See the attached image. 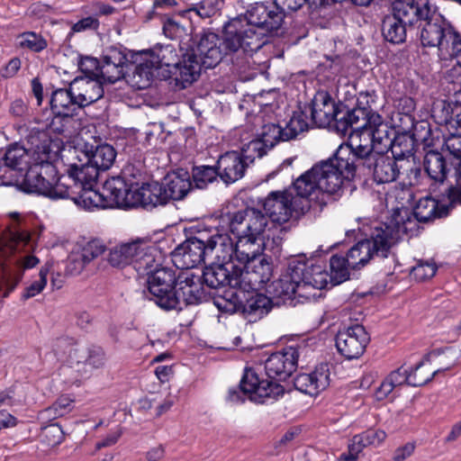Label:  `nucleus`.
Masks as SVG:
<instances>
[{"label": "nucleus", "instance_id": "nucleus-1", "mask_svg": "<svg viewBox=\"0 0 461 461\" xmlns=\"http://www.w3.org/2000/svg\"><path fill=\"white\" fill-rule=\"evenodd\" d=\"M247 31L240 20H230L224 25L223 35L211 32L202 33L189 51L203 65L211 68L218 65L223 58L230 62L240 72L250 67V59L256 49L261 44L256 35H246Z\"/></svg>", "mask_w": 461, "mask_h": 461}, {"label": "nucleus", "instance_id": "nucleus-2", "mask_svg": "<svg viewBox=\"0 0 461 461\" xmlns=\"http://www.w3.org/2000/svg\"><path fill=\"white\" fill-rule=\"evenodd\" d=\"M60 152L59 143L44 135L38 142H32L30 167L19 187L26 193H35L51 199H65L69 194L71 167L66 176H58L56 162Z\"/></svg>", "mask_w": 461, "mask_h": 461}, {"label": "nucleus", "instance_id": "nucleus-3", "mask_svg": "<svg viewBox=\"0 0 461 461\" xmlns=\"http://www.w3.org/2000/svg\"><path fill=\"white\" fill-rule=\"evenodd\" d=\"M148 289L155 303L167 311L197 304L203 295L201 276L192 270L182 271L176 277L172 269L158 268L149 277Z\"/></svg>", "mask_w": 461, "mask_h": 461}, {"label": "nucleus", "instance_id": "nucleus-4", "mask_svg": "<svg viewBox=\"0 0 461 461\" xmlns=\"http://www.w3.org/2000/svg\"><path fill=\"white\" fill-rule=\"evenodd\" d=\"M346 181L345 174L330 158L315 164L298 176L289 189L297 203H306L310 210L321 211L330 194H339Z\"/></svg>", "mask_w": 461, "mask_h": 461}, {"label": "nucleus", "instance_id": "nucleus-5", "mask_svg": "<svg viewBox=\"0 0 461 461\" xmlns=\"http://www.w3.org/2000/svg\"><path fill=\"white\" fill-rule=\"evenodd\" d=\"M415 227L407 211L394 212L388 222L374 227L368 239L351 247L347 253L348 264L352 269H359L375 256L386 258L391 247Z\"/></svg>", "mask_w": 461, "mask_h": 461}, {"label": "nucleus", "instance_id": "nucleus-6", "mask_svg": "<svg viewBox=\"0 0 461 461\" xmlns=\"http://www.w3.org/2000/svg\"><path fill=\"white\" fill-rule=\"evenodd\" d=\"M224 218L229 230L237 239V255L241 260L262 253L270 230L269 220L263 212L247 207L228 212Z\"/></svg>", "mask_w": 461, "mask_h": 461}, {"label": "nucleus", "instance_id": "nucleus-7", "mask_svg": "<svg viewBox=\"0 0 461 461\" xmlns=\"http://www.w3.org/2000/svg\"><path fill=\"white\" fill-rule=\"evenodd\" d=\"M285 19V12L276 2H258L251 5L242 16L233 20H240L246 35L254 34L261 44L256 51L268 42V37L278 35Z\"/></svg>", "mask_w": 461, "mask_h": 461}, {"label": "nucleus", "instance_id": "nucleus-8", "mask_svg": "<svg viewBox=\"0 0 461 461\" xmlns=\"http://www.w3.org/2000/svg\"><path fill=\"white\" fill-rule=\"evenodd\" d=\"M370 132L365 123L357 127L350 132L348 142L341 144L331 158L349 181L361 170L366 158L377 153L373 150L375 145Z\"/></svg>", "mask_w": 461, "mask_h": 461}, {"label": "nucleus", "instance_id": "nucleus-9", "mask_svg": "<svg viewBox=\"0 0 461 461\" xmlns=\"http://www.w3.org/2000/svg\"><path fill=\"white\" fill-rule=\"evenodd\" d=\"M156 252L155 247L142 240H137L114 247L109 253L108 261L116 267L132 264L140 275L148 276L149 278L158 269Z\"/></svg>", "mask_w": 461, "mask_h": 461}, {"label": "nucleus", "instance_id": "nucleus-10", "mask_svg": "<svg viewBox=\"0 0 461 461\" xmlns=\"http://www.w3.org/2000/svg\"><path fill=\"white\" fill-rule=\"evenodd\" d=\"M71 178L73 180L69 186V194L65 198L72 199L75 203L86 210L111 206L104 194L95 189L97 177L94 167L71 166Z\"/></svg>", "mask_w": 461, "mask_h": 461}, {"label": "nucleus", "instance_id": "nucleus-11", "mask_svg": "<svg viewBox=\"0 0 461 461\" xmlns=\"http://www.w3.org/2000/svg\"><path fill=\"white\" fill-rule=\"evenodd\" d=\"M262 205L267 219L278 224L298 219L308 212V205L297 203L291 190L270 192Z\"/></svg>", "mask_w": 461, "mask_h": 461}, {"label": "nucleus", "instance_id": "nucleus-12", "mask_svg": "<svg viewBox=\"0 0 461 461\" xmlns=\"http://www.w3.org/2000/svg\"><path fill=\"white\" fill-rule=\"evenodd\" d=\"M284 393V387L278 383L269 380H259L252 370H247L240 381V391L230 389L228 399L231 402H243V395L249 400L263 403L267 399H276Z\"/></svg>", "mask_w": 461, "mask_h": 461}, {"label": "nucleus", "instance_id": "nucleus-13", "mask_svg": "<svg viewBox=\"0 0 461 461\" xmlns=\"http://www.w3.org/2000/svg\"><path fill=\"white\" fill-rule=\"evenodd\" d=\"M242 267L237 266L238 279H234V286L238 287L240 293H249L261 289L272 276V267L270 263L263 257L261 253L254 256L248 260H240Z\"/></svg>", "mask_w": 461, "mask_h": 461}, {"label": "nucleus", "instance_id": "nucleus-14", "mask_svg": "<svg viewBox=\"0 0 461 461\" xmlns=\"http://www.w3.org/2000/svg\"><path fill=\"white\" fill-rule=\"evenodd\" d=\"M32 147L25 149L17 144L0 150V185L19 186L24 168L30 167Z\"/></svg>", "mask_w": 461, "mask_h": 461}, {"label": "nucleus", "instance_id": "nucleus-15", "mask_svg": "<svg viewBox=\"0 0 461 461\" xmlns=\"http://www.w3.org/2000/svg\"><path fill=\"white\" fill-rule=\"evenodd\" d=\"M259 147V142H249L241 152L229 151L221 155L217 161L219 177L225 184L234 183L243 177L246 168L257 158L252 151Z\"/></svg>", "mask_w": 461, "mask_h": 461}, {"label": "nucleus", "instance_id": "nucleus-16", "mask_svg": "<svg viewBox=\"0 0 461 461\" xmlns=\"http://www.w3.org/2000/svg\"><path fill=\"white\" fill-rule=\"evenodd\" d=\"M304 269L303 264H294L291 261L287 272L271 284L268 292L283 302L296 298L315 299L317 295L315 293L303 291L300 287L302 283H300L299 276L303 275Z\"/></svg>", "mask_w": 461, "mask_h": 461}, {"label": "nucleus", "instance_id": "nucleus-17", "mask_svg": "<svg viewBox=\"0 0 461 461\" xmlns=\"http://www.w3.org/2000/svg\"><path fill=\"white\" fill-rule=\"evenodd\" d=\"M420 22L421 44L425 47H437L438 54L441 50H446L447 40L453 37V28L437 12L436 7L433 6L428 13V17H424Z\"/></svg>", "mask_w": 461, "mask_h": 461}, {"label": "nucleus", "instance_id": "nucleus-18", "mask_svg": "<svg viewBox=\"0 0 461 461\" xmlns=\"http://www.w3.org/2000/svg\"><path fill=\"white\" fill-rule=\"evenodd\" d=\"M167 54H172L170 46L146 53L132 72L131 85L138 89H145L149 86L156 71L163 66L169 67L171 65Z\"/></svg>", "mask_w": 461, "mask_h": 461}, {"label": "nucleus", "instance_id": "nucleus-19", "mask_svg": "<svg viewBox=\"0 0 461 461\" xmlns=\"http://www.w3.org/2000/svg\"><path fill=\"white\" fill-rule=\"evenodd\" d=\"M370 341L366 329L359 324L339 330L336 337V347L347 359H357L365 352Z\"/></svg>", "mask_w": 461, "mask_h": 461}, {"label": "nucleus", "instance_id": "nucleus-20", "mask_svg": "<svg viewBox=\"0 0 461 461\" xmlns=\"http://www.w3.org/2000/svg\"><path fill=\"white\" fill-rule=\"evenodd\" d=\"M303 349V347H287L270 355L265 363L267 376L271 379L285 380L296 369Z\"/></svg>", "mask_w": 461, "mask_h": 461}, {"label": "nucleus", "instance_id": "nucleus-21", "mask_svg": "<svg viewBox=\"0 0 461 461\" xmlns=\"http://www.w3.org/2000/svg\"><path fill=\"white\" fill-rule=\"evenodd\" d=\"M206 258L211 263L231 264L233 259L241 260L237 255V242L234 244L228 233L217 232L204 241Z\"/></svg>", "mask_w": 461, "mask_h": 461}, {"label": "nucleus", "instance_id": "nucleus-22", "mask_svg": "<svg viewBox=\"0 0 461 461\" xmlns=\"http://www.w3.org/2000/svg\"><path fill=\"white\" fill-rule=\"evenodd\" d=\"M366 159L357 173L363 175L372 173L374 180L378 184L393 182L400 174V167L393 158L378 152Z\"/></svg>", "mask_w": 461, "mask_h": 461}, {"label": "nucleus", "instance_id": "nucleus-23", "mask_svg": "<svg viewBox=\"0 0 461 461\" xmlns=\"http://www.w3.org/2000/svg\"><path fill=\"white\" fill-rule=\"evenodd\" d=\"M204 240L192 238L178 246L172 254V260L177 268L190 270L205 261Z\"/></svg>", "mask_w": 461, "mask_h": 461}, {"label": "nucleus", "instance_id": "nucleus-24", "mask_svg": "<svg viewBox=\"0 0 461 461\" xmlns=\"http://www.w3.org/2000/svg\"><path fill=\"white\" fill-rule=\"evenodd\" d=\"M341 111L339 110L335 101L325 91L315 94L311 105V115L313 123L321 128L330 126L338 121Z\"/></svg>", "mask_w": 461, "mask_h": 461}, {"label": "nucleus", "instance_id": "nucleus-25", "mask_svg": "<svg viewBox=\"0 0 461 461\" xmlns=\"http://www.w3.org/2000/svg\"><path fill=\"white\" fill-rule=\"evenodd\" d=\"M432 7L429 0H394L392 5V14L403 24L411 26L415 22L428 17V13Z\"/></svg>", "mask_w": 461, "mask_h": 461}, {"label": "nucleus", "instance_id": "nucleus-26", "mask_svg": "<svg viewBox=\"0 0 461 461\" xmlns=\"http://www.w3.org/2000/svg\"><path fill=\"white\" fill-rule=\"evenodd\" d=\"M330 375L329 365L321 364L312 373L296 375L294 387L306 394L318 395L329 386Z\"/></svg>", "mask_w": 461, "mask_h": 461}, {"label": "nucleus", "instance_id": "nucleus-27", "mask_svg": "<svg viewBox=\"0 0 461 461\" xmlns=\"http://www.w3.org/2000/svg\"><path fill=\"white\" fill-rule=\"evenodd\" d=\"M39 259L32 255L19 258L15 261V267H3L0 276V298L7 297L16 287L23 277V269L35 267Z\"/></svg>", "mask_w": 461, "mask_h": 461}, {"label": "nucleus", "instance_id": "nucleus-28", "mask_svg": "<svg viewBox=\"0 0 461 461\" xmlns=\"http://www.w3.org/2000/svg\"><path fill=\"white\" fill-rule=\"evenodd\" d=\"M127 66L128 59L124 51L118 48H110L103 56L99 67L100 77L114 83L123 77Z\"/></svg>", "mask_w": 461, "mask_h": 461}, {"label": "nucleus", "instance_id": "nucleus-29", "mask_svg": "<svg viewBox=\"0 0 461 461\" xmlns=\"http://www.w3.org/2000/svg\"><path fill=\"white\" fill-rule=\"evenodd\" d=\"M72 94L80 108L87 106L104 95L102 83L97 78L91 77H77L71 84Z\"/></svg>", "mask_w": 461, "mask_h": 461}, {"label": "nucleus", "instance_id": "nucleus-30", "mask_svg": "<svg viewBox=\"0 0 461 461\" xmlns=\"http://www.w3.org/2000/svg\"><path fill=\"white\" fill-rule=\"evenodd\" d=\"M30 233L26 230H7L0 239V258H7L11 255L21 252L28 253L31 251Z\"/></svg>", "mask_w": 461, "mask_h": 461}, {"label": "nucleus", "instance_id": "nucleus-31", "mask_svg": "<svg viewBox=\"0 0 461 461\" xmlns=\"http://www.w3.org/2000/svg\"><path fill=\"white\" fill-rule=\"evenodd\" d=\"M210 267H207L201 278L203 283L213 289L229 285L230 287L238 289L234 286V279H238L237 276V266L231 265V270L228 268L229 264L222 263H211Z\"/></svg>", "mask_w": 461, "mask_h": 461}, {"label": "nucleus", "instance_id": "nucleus-32", "mask_svg": "<svg viewBox=\"0 0 461 461\" xmlns=\"http://www.w3.org/2000/svg\"><path fill=\"white\" fill-rule=\"evenodd\" d=\"M294 264H303L304 270L303 275L299 276L301 289L310 293H315L317 290L325 288L328 285L329 274L325 267L320 264H310L302 260H293Z\"/></svg>", "mask_w": 461, "mask_h": 461}, {"label": "nucleus", "instance_id": "nucleus-33", "mask_svg": "<svg viewBox=\"0 0 461 461\" xmlns=\"http://www.w3.org/2000/svg\"><path fill=\"white\" fill-rule=\"evenodd\" d=\"M161 185L167 201L183 199L192 187L190 176L183 169L167 174Z\"/></svg>", "mask_w": 461, "mask_h": 461}, {"label": "nucleus", "instance_id": "nucleus-34", "mask_svg": "<svg viewBox=\"0 0 461 461\" xmlns=\"http://www.w3.org/2000/svg\"><path fill=\"white\" fill-rule=\"evenodd\" d=\"M133 185L126 188L123 180L121 177H113L105 181L103 186V194L110 207L113 206H131L132 203Z\"/></svg>", "mask_w": 461, "mask_h": 461}, {"label": "nucleus", "instance_id": "nucleus-35", "mask_svg": "<svg viewBox=\"0 0 461 461\" xmlns=\"http://www.w3.org/2000/svg\"><path fill=\"white\" fill-rule=\"evenodd\" d=\"M203 67L202 62L187 49L186 52L183 54L182 60L176 66V85L181 88L191 85L199 77Z\"/></svg>", "mask_w": 461, "mask_h": 461}, {"label": "nucleus", "instance_id": "nucleus-36", "mask_svg": "<svg viewBox=\"0 0 461 461\" xmlns=\"http://www.w3.org/2000/svg\"><path fill=\"white\" fill-rule=\"evenodd\" d=\"M167 203L161 184L157 182L134 186L132 192V203L131 206L140 204L142 206H157Z\"/></svg>", "mask_w": 461, "mask_h": 461}, {"label": "nucleus", "instance_id": "nucleus-37", "mask_svg": "<svg viewBox=\"0 0 461 461\" xmlns=\"http://www.w3.org/2000/svg\"><path fill=\"white\" fill-rule=\"evenodd\" d=\"M460 356L461 352L458 348H447L431 351L427 355L426 361L437 375L455 366Z\"/></svg>", "mask_w": 461, "mask_h": 461}, {"label": "nucleus", "instance_id": "nucleus-38", "mask_svg": "<svg viewBox=\"0 0 461 461\" xmlns=\"http://www.w3.org/2000/svg\"><path fill=\"white\" fill-rule=\"evenodd\" d=\"M74 96L71 86L68 89L54 91L50 102L53 113L59 117H72L80 108Z\"/></svg>", "mask_w": 461, "mask_h": 461}, {"label": "nucleus", "instance_id": "nucleus-39", "mask_svg": "<svg viewBox=\"0 0 461 461\" xmlns=\"http://www.w3.org/2000/svg\"><path fill=\"white\" fill-rule=\"evenodd\" d=\"M448 211V205L441 204L436 199L426 196L418 201L413 214L418 221L427 222L436 218L447 216Z\"/></svg>", "mask_w": 461, "mask_h": 461}, {"label": "nucleus", "instance_id": "nucleus-40", "mask_svg": "<svg viewBox=\"0 0 461 461\" xmlns=\"http://www.w3.org/2000/svg\"><path fill=\"white\" fill-rule=\"evenodd\" d=\"M424 167L428 176L434 181L432 185H442L450 171L445 158L436 151H429L426 154Z\"/></svg>", "mask_w": 461, "mask_h": 461}, {"label": "nucleus", "instance_id": "nucleus-41", "mask_svg": "<svg viewBox=\"0 0 461 461\" xmlns=\"http://www.w3.org/2000/svg\"><path fill=\"white\" fill-rule=\"evenodd\" d=\"M259 136L260 139L250 141L260 143L259 149L252 151L257 158H262L267 153V148L271 149L279 141H287L283 127L275 123L265 124Z\"/></svg>", "mask_w": 461, "mask_h": 461}, {"label": "nucleus", "instance_id": "nucleus-42", "mask_svg": "<svg viewBox=\"0 0 461 461\" xmlns=\"http://www.w3.org/2000/svg\"><path fill=\"white\" fill-rule=\"evenodd\" d=\"M272 309V301L262 294H254L245 299L242 312L249 321H256L267 314Z\"/></svg>", "mask_w": 461, "mask_h": 461}, {"label": "nucleus", "instance_id": "nucleus-43", "mask_svg": "<svg viewBox=\"0 0 461 461\" xmlns=\"http://www.w3.org/2000/svg\"><path fill=\"white\" fill-rule=\"evenodd\" d=\"M115 158L116 151L111 145H100L92 153L88 162L80 167H94L96 172V177L98 178L99 171L109 169L113 166Z\"/></svg>", "mask_w": 461, "mask_h": 461}, {"label": "nucleus", "instance_id": "nucleus-44", "mask_svg": "<svg viewBox=\"0 0 461 461\" xmlns=\"http://www.w3.org/2000/svg\"><path fill=\"white\" fill-rule=\"evenodd\" d=\"M461 113V107L455 102V95L450 101H440L437 103L433 108V116L439 123L455 127L460 126L461 122H457V116Z\"/></svg>", "mask_w": 461, "mask_h": 461}, {"label": "nucleus", "instance_id": "nucleus-45", "mask_svg": "<svg viewBox=\"0 0 461 461\" xmlns=\"http://www.w3.org/2000/svg\"><path fill=\"white\" fill-rule=\"evenodd\" d=\"M407 26L393 14L388 15L383 21V35L386 41L392 43H402L406 38Z\"/></svg>", "mask_w": 461, "mask_h": 461}, {"label": "nucleus", "instance_id": "nucleus-46", "mask_svg": "<svg viewBox=\"0 0 461 461\" xmlns=\"http://www.w3.org/2000/svg\"><path fill=\"white\" fill-rule=\"evenodd\" d=\"M368 129L375 145L384 144V147L391 144V138L389 127L383 122L382 117L375 113H373L365 122Z\"/></svg>", "mask_w": 461, "mask_h": 461}, {"label": "nucleus", "instance_id": "nucleus-47", "mask_svg": "<svg viewBox=\"0 0 461 461\" xmlns=\"http://www.w3.org/2000/svg\"><path fill=\"white\" fill-rule=\"evenodd\" d=\"M16 46L19 49L32 52H41L48 46L47 40L34 32H25L16 37Z\"/></svg>", "mask_w": 461, "mask_h": 461}, {"label": "nucleus", "instance_id": "nucleus-48", "mask_svg": "<svg viewBox=\"0 0 461 461\" xmlns=\"http://www.w3.org/2000/svg\"><path fill=\"white\" fill-rule=\"evenodd\" d=\"M372 113H373L364 111L357 106L346 113L341 112V114L338 118L336 127L346 132L348 127L352 128L354 125L359 123L361 120L366 122Z\"/></svg>", "mask_w": 461, "mask_h": 461}, {"label": "nucleus", "instance_id": "nucleus-49", "mask_svg": "<svg viewBox=\"0 0 461 461\" xmlns=\"http://www.w3.org/2000/svg\"><path fill=\"white\" fill-rule=\"evenodd\" d=\"M330 279L335 284H340L346 281L349 276V269H352L348 261V255L342 256H332L330 260Z\"/></svg>", "mask_w": 461, "mask_h": 461}, {"label": "nucleus", "instance_id": "nucleus-50", "mask_svg": "<svg viewBox=\"0 0 461 461\" xmlns=\"http://www.w3.org/2000/svg\"><path fill=\"white\" fill-rule=\"evenodd\" d=\"M194 183L197 188L203 189L219 176L217 167L211 166L194 167L192 171Z\"/></svg>", "mask_w": 461, "mask_h": 461}, {"label": "nucleus", "instance_id": "nucleus-51", "mask_svg": "<svg viewBox=\"0 0 461 461\" xmlns=\"http://www.w3.org/2000/svg\"><path fill=\"white\" fill-rule=\"evenodd\" d=\"M285 131V138L287 140H293L301 132L308 129V122L306 117L303 113H294L285 126L283 127Z\"/></svg>", "mask_w": 461, "mask_h": 461}, {"label": "nucleus", "instance_id": "nucleus-52", "mask_svg": "<svg viewBox=\"0 0 461 461\" xmlns=\"http://www.w3.org/2000/svg\"><path fill=\"white\" fill-rule=\"evenodd\" d=\"M164 34L171 40H178L180 48L184 50L185 41H189V34L186 29L174 19L168 18L163 24Z\"/></svg>", "mask_w": 461, "mask_h": 461}, {"label": "nucleus", "instance_id": "nucleus-53", "mask_svg": "<svg viewBox=\"0 0 461 461\" xmlns=\"http://www.w3.org/2000/svg\"><path fill=\"white\" fill-rule=\"evenodd\" d=\"M75 248L87 264L105 251V246L98 240H93L85 244H77Z\"/></svg>", "mask_w": 461, "mask_h": 461}, {"label": "nucleus", "instance_id": "nucleus-54", "mask_svg": "<svg viewBox=\"0 0 461 461\" xmlns=\"http://www.w3.org/2000/svg\"><path fill=\"white\" fill-rule=\"evenodd\" d=\"M409 374L411 376L410 385L411 386L423 385L436 375L433 372V369H431V366H429L428 362L426 361V358L422 360L419 365H417L415 369Z\"/></svg>", "mask_w": 461, "mask_h": 461}, {"label": "nucleus", "instance_id": "nucleus-55", "mask_svg": "<svg viewBox=\"0 0 461 461\" xmlns=\"http://www.w3.org/2000/svg\"><path fill=\"white\" fill-rule=\"evenodd\" d=\"M105 357L101 348L87 349V357L84 366L78 368V372L82 375H87L93 369L101 368L104 366Z\"/></svg>", "mask_w": 461, "mask_h": 461}, {"label": "nucleus", "instance_id": "nucleus-56", "mask_svg": "<svg viewBox=\"0 0 461 461\" xmlns=\"http://www.w3.org/2000/svg\"><path fill=\"white\" fill-rule=\"evenodd\" d=\"M72 401L67 396L59 397L51 406L45 409L41 415L50 420L62 417L71 410Z\"/></svg>", "mask_w": 461, "mask_h": 461}, {"label": "nucleus", "instance_id": "nucleus-57", "mask_svg": "<svg viewBox=\"0 0 461 461\" xmlns=\"http://www.w3.org/2000/svg\"><path fill=\"white\" fill-rule=\"evenodd\" d=\"M223 5V0H203L189 9L194 12L201 18H210L213 16Z\"/></svg>", "mask_w": 461, "mask_h": 461}, {"label": "nucleus", "instance_id": "nucleus-58", "mask_svg": "<svg viewBox=\"0 0 461 461\" xmlns=\"http://www.w3.org/2000/svg\"><path fill=\"white\" fill-rule=\"evenodd\" d=\"M437 271L434 263L420 260L411 270V276L418 281H425L432 277Z\"/></svg>", "mask_w": 461, "mask_h": 461}, {"label": "nucleus", "instance_id": "nucleus-59", "mask_svg": "<svg viewBox=\"0 0 461 461\" xmlns=\"http://www.w3.org/2000/svg\"><path fill=\"white\" fill-rule=\"evenodd\" d=\"M87 357V348L77 344L75 348H71L68 350V354L66 356V359L71 367L75 368L78 372V368L84 366L85 361Z\"/></svg>", "mask_w": 461, "mask_h": 461}, {"label": "nucleus", "instance_id": "nucleus-60", "mask_svg": "<svg viewBox=\"0 0 461 461\" xmlns=\"http://www.w3.org/2000/svg\"><path fill=\"white\" fill-rule=\"evenodd\" d=\"M49 267H42L39 273V279L33 281L25 290L23 298L29 299L39 294L47 285V276L49 274Z\"/></svg>", "mask_w": 461, "mask_h": 461}, {"label": "nucleus", "instance_id": "nucleus-61", "mask_svg": "<svg viewBox=\"0 0 461 461\" xmlns=\"http://www.w3.org/2000/svg\"><path fill=\"white\" fill-rule=\"evenodd\" d=\"M446 50H441L439 56L442 59H458V54H461V36L453 30V37L447 40Z\"/></svg>", "mask_w": 461, "mask_h": 461}, {"label": "nucleus", "instance_id": "nucleus-62", "mask_svg": "<svg viewBox=\"0 0 461 461\" xmlns=\"http://www.w3.org/2000/svg\"><path fill=\"white\" fill-rule=\"evenodd\" d=\"M86 265L87 263L74 247L67 258L66 271L70 275H78Z\"/></svg>", "mask_w": 461, "mask_h": 461}, {"label": "nucleus", "instance_id": "nucleus-63", "mask_svg": "<svg viewBox=\"0 0 461 461\" xmlns=\"http://www.w3.org/2000/svg\"><path fill=\"white\" fill-rule=\"evenodd\" d=\"M42 438L49 446L54 447L62 442L64 434L59 425L52 424L43 429Z\"/></svg>", "mask_w": 461, "mask_h": 461}, {"label": "nucleus", "instance_id": "nucleus-64", "mask_svg": "<svg viewBox=\"0 0 461 461\" xmlns=\"http://www.w3.org/2000/svg\"><path fill=\"white\" fill-rule=\"evenodd\" d=\"M454 176L456 177V185H451L447 188V198L450 204L461 205V170L457 167H455Z\"/></svg>", "mask_w": 461, "mask_h": 461}]
</instances>
